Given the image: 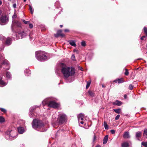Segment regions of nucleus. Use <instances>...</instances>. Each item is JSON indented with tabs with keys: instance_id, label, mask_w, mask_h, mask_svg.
Here are the masks:
<instances>
[{
	"instance_id": "864d4df0",
	"label": "nucleus",
	"mask_w": 147,
	"mask_h": 147,
	"mask_svg": "<svg viewBox=\"0 0 147 147\" xmlns=\"http://www.w3.org/2000/svg\"><path fill=\"white\" fill-rule=\"evenodd\" d=\"M64 31L65 32H69V30L67 29H65V30Z\"/></svg>"
},
{
	"instance_id": "3c124183",
	"label": "nucleus",
	"mask_w": 147,
	"mask_h": 147,
	"mask_svg": "<svg viewBox=\"0 0 147 147\" xmlns=\"http://www.w3.org/2000/svg\"><path fill=\"white\" fill-rule=\"evenodd\" d=\"M146 36H142L141 38L140 39L141 40H144V38H145Z\"/></svg>"
},
{
	"instance_id": "052dcab7",
	"label": "nucleus",
	"mask_w": 147,
	"mask_h": 147,
	"mask_svg": "<svg viewBox=\"0 0 147 147\" xmlns=\"http://www.w3.org/2000/svg\"><path fill=\"white\" fill-rule=\"evenodd\" d=\"M2 3V1H1V0H0V5Z\"/></svg>"
},
{
	"instance_id": "603ef678",
	"label": "nucleus",
	"mask_w": 147,
	"mask_h": 147,
	"mask_svg": "<svg viewBox=\"0 0 147 147\" xmlns=\"http://www.w3.org/2000/svg\"><path fill=\"white\" fill-rule=\"evenodd\" d=\"M113 82L115 83H117V82H118V79H116L114 80L113 81Z\"/></svg>"
},
{
	"instance_id": "f704fd0d",
	"label": "nucleus",
	"mask_w": 147,
	"mask_h": 147,
	"mask_svg": "<svg viewBox=\"0 0 147 147\" xmlns=\"http://www.w3.org/2000/svg\"><path fill=\"white\" fill-rule=\"evenodd\" d=\"M81 44L82 46L84 47L86 46V43L85 41H82L81 42Z\"/></svg>"
},
{
	"instance_id": "4468645a",
	"label": "nucleus",
	"mask_w": 147,
	"mask_h": 147,
	"mask_svg": "<svg viewBox=\"0 0 147 147\" xmlns=\"http://www.w3.org/2000/svg\"><path fill=\"white\" fill-rule=\"evenodd\" d=\"M112 104L114 105L120 106L122 104V102L120 101L117 100L113 102Z\"/></svg>"
},
{
	"instance_id": "f03ea898",
	"label": "nucleus",
	"mask_w": 147,
	"mask_h": 147,
	"mask_svg": "<svg viewBox=\"0 0 147 147\" xmlns=\"http://www.w3.org/2000/svg\"><path fill=\"white\" fill-rule=\"evenodd\" d=\"M32 126L33 128L40 131H45L47 130L44 126V124L41 121L36 119L33 120Z\"/></svg>"
},
{
	"instance_id": "a878e982",
	"label": "nucleus",
	"mask_w": 147,
	"mask_h": 147,
	"mask_svg": "<svg viewBox=\"0 0 147 147\" xmlns=\"http://www.w3.org/2000/svg\"><path fill=\"white\" fill-rule=\"evenodd\" d=\"M124 82L123 78L118 79V83H121Z\"/></svg>"
},
{
	"instance_id": "c85d7f7f",
	"label": "nucleus",
	"mask_w": 147,
	"mask_h": 147,
	"mask_svg": "<svg viewBox=\"0 0 147 147\" xmlns=\"http://www.w3.org/2000/svg\"><path fill=\"white\" fill-rule=\"evenodd\" d=\"M29 9L31 14H32L33 13V11L32 7L30 5H29Z\"/></svg>"
},
{
	"instance_id": "423d86ee",
	"label": "nucleus",
	"mask_w": 147,
	"mask_h": 147,
	"mask_svg": "<svg viewBox=\"0 0 147 147\" xmlns=\"http://www.w3.org/2000/svg\"><path fill=\"white\" fill-rule=\"evenodd\" d=\"M67 117L64 114H60L58 115L57 120L59 124H62L66 121Z\"/></svg>"
},
{
	"instance_id": "6e6552de",
	"label": "nucleus",
	"mask_w": 147,
	"mask_h": 147,
	"mask_svg": "<svg viewBox=\"0 0 147 147\" xmlns=\"http://www.w3.org/2000/svg\"><path fill=\"white\" fill-rule=\"evenodd\" d=\"M84 117V115L82 113H80L78 115V120L79 124H80V123L82 124L84 123V122L83 121Z\"/></svg>"
},
{
	"instance_id": "58836bf2",
	"label": "nucleus",
	"mask_w": 147,
	"mask_h": 147,
	"mask_svg": "<svg viewBox=\"0 0 147 147\" xmlns=\"http://www.w3.org/2000/svg\"><path fill=\"white\" fill-rule=\"evenodd\" d=\"M78 69L82 71H83V69L82 67H80L79 66H78Z\"/></svg>"
},
{
	"instance_id": "c9c22d12",
	"label": "nucleus",
	"mask_w": 147,
	"mask_h": 147,
	"mask_svg": "<svg viewBox=\"0 0 147 147\" xmlns=\"http://www.w3.org/2000/svg\"><path fill=\"white\" fill-rule=\"evenodd\" d=\"M17 17V16L16 14L15 13V12L13 15L12 16V18L13 19H15Z\"/></svg>"
},
{
	"instance_id": "4d7b16f0",
	"label": "nucleus",
	"mask_w": 147,
	"mask_h": 147,
	"mask_svg": "<svg viewBox=\"0 0 147 147\" xmlns=\"http://www.w3.org/2000/svg\"><path fill=\"white\" fill-rule=\"evenodd\" d=\"M73 58H74V55L72 54V56H71V58L73 59Z\"/></svg>"
},
{
	"instance_id": "6ab92c4d",
	"label": "nucleus",
	"mask_w": 147,
	"mask_h": 147,
	"mask_svg": "<svg viewBox=\"0 0 147 147\" xmlns=\"http://www.w3.org/2000/svg\"><path fill=\"white\" fill-rule=\"evenodd\" d=\"M6 77L7 79L11 78V76L9 72H7L6 73Z\"/></svg>"
},
{
	"instance_id": "79ce46f5",
	"label": "nucleus",
	"mask_w": 147,
	"mask_h": 147,
	"mask_svg": "<svg viewBox=\"0 0 147 147\" xmlns=\"http://www.w3.org/2000/svg\"><path fill=\"white\" fill-rule=\"evenodd\" d=\"M5 38V37L4 36H2L1 35H0V40H1L2 39L4 40Z\"/></svg>"
},
{
	"instance_id": "473e14b6",
	"label": "nucleus",
	"mask_w": 147,
	"mask_h": 147,
	"mask_svg": "<svg viewBox=\"0 0 147 147\" xmlns=\"http://www.w3.org/2000/svg\"><path fill=\"white\" fill-rule=\"evenodd\" d=\"M133 87H134V86L133 85H132L131 84H129V87H128V88L129 89H130L131 90H132L133 89Z\"/></svg>"
},
{
	"instance_id": "2f4dec72",
	"label": "nucleus",
	"mask_w": 147,
	"mask_h": 147,
	"mask_svg": "<svg viewBox=\"0 0 147 147\" xmlns=\"http://www.w3.org/2000/svg\"><path fill=\"white\" fill-rule=\"evenodd\" d=\"M142 145L144 146L147 147V142H142Z\"/></svg>"
},
{
	"instance_id": "c756f323",
	"label": "nucleus",
	"mask_w": 147,
	"mask_h": 147,
	"mask_svg": "<svg viewBox=\"0 0 147 147\" xmlns=\"http://www.w3.org/2000/svg\"><path fill=\"white\" fill-rule=\"evenodd\" d=\"M144 33L146 34V36H147V28L146 27H144Z\"/></svg>"
},
{
	"instance_id": "680f3d73",
	"label": "nucleus",
	"mask_w": 147,
	"mask_h": 147,
	"mask_svg": "<svg viewBox=\"0 0 147 147\" xmlns=\"http://www.w3.org/2000/svg\"><path fill=\"white\" fill-rule=\"evenodd\" d=\"M63 25H60V27L62 28L63 27Z\"/></svg>"
},
{
	"instance_id": "ea45409f",
	"label": "nucleus",
	"mask_w": 147,
	"mask_h": 147,
	"mask_svg": "<svg viewBox=\"0 0 147 147\" xmlns=\"http://www.w3.org/2000/svg\"><path fill=\"white\" fill-rule=\"evenodd\" d=\"M23 22L25 24H27L29 22L28 21H26L24 20H23Z\"/></svg>"
},
{
	"instance_id": "bb28decb",
	"label": "nucleus",
	"mask_w": 147,
	"mask_h": 147,
	"mask_svg": "<svg viewBox=\"0 0 147 147\" xmlns=\"http://www.w3.org/2000/svg\"><path fill=\"white\" fill-rule=\"evenodd\" d=\"M91 83V81H88L87 82V85L86 86V88L87 89L88 88V87L90 86Z\"/></svg>"
},
{
	"instance_id": "774afa93",
	"label": "nucleus",
	"mask_w": 147,
	"mask_h": 147,
	"mask_svg": "<svg viewBox=\"0 0 147 147\" xmlns=\"http://www.w3.org/2000/svg\"><path fill=\"white\" fill-rule=\"evenodd\" d=\"M0 67L1 68V66H0Z\"/></svg>"
},
{
	"instance_id": "bf43d9fd",
	"label": "nucleus",
	"mask_w": 147,
	"mask_h": 147,
	"mask_svg": "<svg viewBox=\"0 0 147 147\" xmlns=\"http://www.w3.org/2000/svg\"><path fill=\"white\" fill-rule=\"evenodd\" d=\"M76 44L74 42V47H76Z\"/></svg>"
},
{
	"instance_id": "37998d69",
	"label": "nucleus",
	"mask_w": 147,
	"mask_h": 147,
	"mask_svg": "<svg viewBox=\"0 0 147 147\" xmlns=\"http://www.w3.org/2000/svg\"><path fill=\"white\" fill-rule=\"evenodd\" d=\"M74 53L76 52V53L78 54L79 53V51L76 49H74Z\"/></svg>"
},
{
	"instance_id": "69168bd1",
	"label": "nucleus",
	"mask_w": 147,
	"mask_h": 147,
	"mask_svg": "<svg viewBox=\"0 0 147 147\" xmlns=\"http://www.w3.org/2000/svg\"><path fill=\"white\" fill-rule=\"evenodd\" d=\"M74 59L75 58V57L74 56Z\"/></svg>"
},
{
	"instance_id": "f8f14e48",
	"label": "nucleus",
	"mask_w": 147,
	"mask_h": 147,
	"mask_svg": "<svg viewBox=\"0 0 147 147\" xmlns=\"http://www.w3.org/2000/svg\"><path fill=\"white\" fill-rule=\"evenodd\" d=\"M18 133L20 134H22L25 131L24 127H18Z\"/></svg>"
},
{
	"instance_id": "a211bd4d",
	"label": "nucleus",
	"mask_w": 147,
	"mask_h": 147,
	"mask_svg": "<svg viewBox=\"0 0 147 147\" xmlns=\"http://www.w3.org/2000/svg\"><path fill=\"white\" fill-rule=\"evenodd\" d=\"M108 138V135L105 136L103 139V144H106L107 142Z\"/></svg>"
},
{
	"instance_id": "dca6fc26",
	"label": "nucleus",
	"mask_w": 147,
	"mask_h": 147,
	"mask_svg": "<svg viewBox=\"0 0 147 147\" xmlns=\"http://www.w3.org/2000/svg\"><path fill=\"white\" fill-rule=\"evenodd\" d=\"M123 137L125 138H130V136L129 132H125L123 135Z\"/></svg>"
},
{
	"instance_id": "5fc2aeb1",
	"label": "nucleus",
	"mask_w": 147,
	"mask_h": 147,
	"mask_svg": "<svg viewBox=\"0 0 147 147\" xmlns=\"http://www.w3.org/2000/svg\"><path fill=\"white\" fill-rule=\"evenodd\" d=\"M127 97V96L126 95H124V97L125 98V99Z\"/></svg>"
},
{
	"instance_id": "20e7f679",
	"label": "nucleus",
	"mask_w": 147,
	"mask_h": 147,
	"mask_svg": "<svg viewBox=\"0 0 147 147\" xmlns=\"http://www.w3.org/2000/svg\"><path fill=\"white\" fill-rule=\"evenodd\" d=\"M35 56L37 59L40 61H43L47 59L45 53L42 51H37L35 52Z\"/></svg>"
},
{
	"instance_id": "4be33fe9",
	"label": "nucleus",
	"mask_w": 147,
	"mask_h": 147,
	"mask_svg": "<svg viewBox=\"0 0 147 147\" xmlns=\"http://www.w3.org/2000/svg\"><path fill=\"white\" fill-rule=\"evenodd\" d=\"M114 111L116 113L119 114L121 113V109H114Z\"/></svg>"
},
{
	"instance_id": "412c9836",
	"label": "nucleus",
	"mask_w": 147,
	"mask_h": 147,
	"mask_svg": "<svg viewBox=\"0 0 147 147\" xmlns=\"http://www.w3.org/2000/svg\"><path fill=\"white\" fill-rule=\"evenodd\" d=\"M88 93L90 96L91 97H93L94 95V93L93 92L90 90L88 91Z\"/></svg>"
},
{
	"instance_id": "c03bdc74",
	"label": "nucleus",
	"mask_w": 147,
	"mask_h": 147,
	"mask_svg": "<svg viewBox=\"0 0 147 147\" xmlns=\"http://www.w3.org/2000/svg\"><path fill=\"white\" fill-rule=\"evenodd\" d=\"M69 44L72 46H74V41H72L69 42Z\"/></svg>"
},
{
	"instance_id": "a19ab883",
	"label": "nucleus",
	"mask_w": 147,
	"mask_h": 147,
	"mask_svg": "<svg viewBox=\"0 0 147 147\" xmlns=\"http://www.w3.org/2000/svg\"><path fill=\"white\" fill-rule=\"evenodd\" d=\"M110 132L112 134H114L115 133V130L113 129L111 130L110 131Z\"/></svg>"
},
{
	"instance_id": "7ed1b4c3",
	"label": "nucleus",
	"mask_w": 147,
	"mask_h": 147,
	"mask_svg": "<svg viewBox=\"0 0 147 147\" xmlns=\"http://www.w3.org/2000/svg\"><path fill=\"white\" fill-rule=\"evenodd\" d=\"M5 137L8 140H12L17 137L18 134L15 130L9 129L5 133Z\"/></svg>"
},
{
	"instance_id": "5701e85b",
	"label": "nucleus",
	"mask_w": 147,
	"mask_h": 147,
	"mask_svg": "<svg viewBox=\"0 0 147 147\" xmlns=\"http://www.w3.org/2000/svg\"><path fill=\"white\" fill-rule=\"evenodd\" d=\"M30 70L29 69H26L25 71V74L26 76H28L30 73Z\"/></svg>"
},
{
	"instance_id": "de8ad7c7",
	"label": "nucleus",
	"mask_w": 147,
	"mask_h": 147,
	"mask_svg": "<svg viewBox=\"0 0 147 147\" xmlns=\"http://www.w3.org/2000/svg\"><path fill=\"white\" fill-rule=\"evenodd\" d=\"M16 3H14L13 4V7L14 8H16Z\"/></svg>"
},
{
	"instance_id": "4c0bfd02",
	"label": "nucleus",
	"mask_w": 147,
	"mask_h": 147,
	"mask_svg": "<svg viewBox=\"0 0 147 147\" xmlns=\"http://www.w3.org/2000/svg\"><path fill=\"white\" fill-rule=\"evenodd\" d=\"M120 116L119 115H117L115 117V119L116 120L118 119L120 117Z\"/></svg>"
},
{
	"instance_id": "6e6d98bb",
	"label": "nucleus",
	"mask_w": 147,
	"mask_h": 147,
	"mask_svg": "<svg viewBox=\"0 0 147 147\" xmlns=\"http://www.w3.org/2000/svg\"><path fill=\"white\" fill-rule=\"evenodd\" d=\"M96 147H101V146L100 145H98L97 146H96Z\"/></svg>"
},
{
	"instance_id": "39448f33",
	"label": "nucleus",
	"mask_w": 147,
	"mask_h": 147,
	"mask_svg": "<svg viewBox=\"0 0 147 147\" xmlns=\"http://www.w3.org/2000/svg\"><path fill=\"white\" fill-rule=\"evenodd\" d=\"M42 103L44 105L47 104L49 107L53 108H57L59 106V105L54 101H50L49 102L47 99L44 100Z\"/></svg>"
},
{
	"instance_id": "cd10ccee",
	"label": "nucleus",
	"mask_w": 147,
	"mask_h": 147,
	"mask_svg": "<svg viewBox=\"0 0 147 147\" xmlns=\"http://www.w3.org/2000/svg\"><path fill=\"white\" fill-rule=\"evenodd\" d=\"M125 72L124 73L125 75L126 76L128 75L129 74V72H128V69L126 68H125Z\"/></svg>"
},
{
	"instance_id": "49530a36",
	"label": "nucleus",
	"mask_w": 147,
	"mask_h": 147,
	"mask_svg": "<svg viewBox=\"0 0 147 147\" xmlns=\"http://www.w3.org/2000/svg\"><path fill=\"white\" fill-rule=\"evenodd\" d=\"M60 36H61V37H63L65 36V35L64 34L61 33L60 35Z\"/></svg>"
},
{
	"instance_id": "72a5a7b5",
	"label": "nucleus",
	"mask_w": 147,
	"mask_h": 147,
	"mask_svg": "<svg viewBox=\"0 0 147 147\" xmlns=\"http://www.w3.org/2000/svg\"><path fill=\"white\" fill-rule=\"evenodd\" d=\"M0 110L1 111L4 112V113H6L7 112V111L5 109L3 108H1Z\"/></svg>"
},
{
	"instance_id": "ddd939ff",
	"label": "nucleus",
	"mask_w": 147,
	"mask_h": 147,
	"mask_svg": "<svg viewBox=\"0 0 147 147\" xmlns=\"http://www.w3.org/2000/svg\"><path fill=\"white\" fill-rule=\"evenodd\" d=\"M11 43V40L10 38H8L6 39L5 44L7 46L10 45Z\"/></svg>"
},
{
	"instance_id": "aec40b11",
	"label": "nucleus",
	"mask_w": 147,
	"mask_h": 147,
	"mask_svg": "<svg viewBox=\"0 0 147 147\" xmlns=\"http://www.w3.org/2000/svg\"><path fill=\"white\" fill-rule=\"evenodd\" d=\"M144 136L146 138L147 137V129H144L143 133Z\"/></svg>"
},
{
	"instance_id": "0eeeda50",
	"label": "nucleus",
	"mask_w": 147,
	"mask_h": 147,
	"mask_svg": "<svg viewBox=\"0 0 147 147\" xmlns=\"http://www.w3.org/2000/svg\"><path fill=\"white\" fill-rule=\"evenodd\" d=\"M8 21L7 17L5 16H2L0 18V24L1 25L6 24Z\"/></svg>"
},
{
	"instance_id": "13d9d810",
	"label": "nucleus",
	"mask_w": 147,
	"mask_h": 147,
	"mask_svg": "<svg viewBox=\"0 0 147 147\" xmlns=\"http://www.w3.org/2000/svg\"><path fill=\"white\" fill-rule=\"evenodd\" d=\"M102 87L103 88H104V87H105V86L104 85L102 84Z\"/></svg>"
},
{
	"instance_id": "09e8293b",
	"label": "nucleus",
	"mask_w": 147,
	"mask_h": 147,
	"mask_svg": "<svg viewBox=\"0 0 147 147\" xmlns=\"http://www.w3.org/2000/svg\"><path fill=\"white\" fill-rule=\"evenodd\" d=\"M54 35H55V37H57L59 36H60L59 35H58V34H57V33L56 34H55Z\"/></svg>"
},
{
	"instance_id": "0e129e2a",
	"label": "nucleus",
	"mask_w": 147,
	"mask_h": 147,
	"mask_svg": "<svg viewBox=\"0 0 147 147\" xmlns=\"http://www.w3.org/2000/svg\"><path fill=\"white\" fill-rule=\"evenodd\" d=\"M26 0H24V2H26Z\"/></svg>"
},
{
	"instance_id": "9d476101",
	"label": "nucleus",
	"mask_w": 147,
	"mask_h": 147,
	"mask_svg": "<svg viewBox=\"0 0 147 147\" xmlns=\"http://www.w3.org/2000/svg\"><path fill=\"white\" fill-rule=\"evenodd\" d=\"M36 108L35 107H31L30 109V113L29 115L30 117H33L35 115H34L33 111Z\"/></svg>"
},
{
	"instance_id": "f257e3e1",
	"label": "nucleus",
	"mask_w": 147,
	"mask_h": 147,
	"mask_svg": "<svg viewBox=\"0 0 147 147\" xmlns=\"http://www.w3.org/2000/svg\"><path fill=\"white\" fill-rule=\"evenodd\" d=\"M74 68L72 67L63 66L61 69V71L65 79L67 82H71L72 81H69L68 79L69 77L71 78L73 75V71Z\"/></svg>"
},
{
	"instance_id": "7c9ffc66",
	"label": "nucleus",
	"mask_w": 147,
	"mask_h": 147,
	"mask_svg": "<svg viewBox=\"0 0 147 147\" xmlns=\"http://www.w3.org/2000/svg\"><path fill=\"white\" fill-rule=\"evenodd\" d=\"M5 121L4 118L1 116H0V122L2 123Z\"/></svg>"
},
{
	"instance_id": "9b49d317",
	"label": "nucleus",
	"mask_w": 147,
	"mask_h": 147,
	"mask_svg": "<svg viewBox=\"0 0 147 147\" xmlns=\"http://www.w3.org/2000/svg\"><path fill=\"white\" fill-rule=\"evenodd\" d=\"M18 34L21 36V38L24 37L26 35V32L24 30L19 31L18 32Z\"/></svg>"
},
{
	"instance_id": "e433bc0d",
	"label": "nucleus",
	"mask_w": 147,
	"mask_h": 147,
	"mask_svg": "<svg viewBox=\"0 0 147 147\" xmlns=\"http://www.w3.org/2000/svg\"><path fill=\"white\" fill-rule=\"evenodd\" d=\"M57 33L58 35H60L62 33V31L61 30H59L57 31Z\"/></svg>"
},
{
	"instance_id": "b1692460",
	"label": "nucleus",
	"mask_w": 147,
	"mask_h": 147,
	"mask_svg": "<svg viewBox=\"0 0 147 147\" xmlns=\"http://www.w3.org/2000/svg\"><path fill=\"white\" fill-rule=\"evenodd\" d=\"M104 126L106 129H108V126L107 123L105 121H104Z\"/></svg>"
},
{
	"instance_id": "1a4fd4ad",
	"label": "nucleus",
	"mask_w": 147,
	"mask_h": 147,
	"mask_svg": "<svg viewBox=\"0 0 147 147\" xmlns=\"http://www.w3.org/2000/svg\"><path fill=\"white\" fill-rule=\"evenodd\" d=\"M21 27V23L18 21H15L13 20L12 21V28L14 27Z\"/></svg>"
},
{
	"instance_id": "f3484780",
	"label": "nucleus",
	"mask_w": 147,
	"mask_h": 147,
	"mask_svg": "<svg viewBox=\"0 0 147 147\" xmlns=\"http://www.w3.org/2000/svg\"><path fill=\"white\" fill-rule=\"evenodd\" d=\"M121 146L122 147H129V145L127 142H126L123 143L122 144Z\"/></svg>"
},
{
	"instance_id": "2eb2a0df",
	"label": "nucleus",
	"mask_w": 147,
	"mask_h": 147,
	"mask_svg": "<svg viewBox=\"0 0 147 147\" xmlns=\"http://www.w3.org/2000/svg\"><path fill=\"white\" fill-rule=\"evenodd\" d=\"M142 134V132L140 131H138L136 133V137L138 140H140L139 138L141 137Z\"/></svg>"
},
{
	"instance_id": "a18cd8bd",
	"label": "nucleus",
	"mask_w": 147,
	"mask_h": 147,
	"mask_svg": "<svg viewBox=\"0 0 147 147\" xmlns=\"http://www.w3.org/2000/svg\"><path fill=\"white\" fill-rule=\"evenodd\" d=\"M96 139V137L95 135H94L93 137V141L94 142Z\"/></svg>"
},
{
	"instance_id": "8fccbe9b",
	"label": "nucleus",
	"mask_w": 147,
	"mask_h": 147,
	"mask_svg": "<svg viewBox=\"0 0 147 147\" xmlns=\"http://www.w3.org/2000/svg\"><path fill=\"white\" fill-rule=\"evenodd\" d=\"M29 26L30 28H32L33 27V25L31 24H30L29 25Z\"/></svg>"
},
{
	"instance_id": "338daca9",
	"label": "nucleus",
	"mask_w": 147,
	"mask_h": 147,
	"mask_svg": "<svg viewBox=\"0 0 147 147\" xmlns=\"http://www.w3.org/2000/svg\"><path fill=\"white\" fill-rule=\"evenodd\" d=\"M54 116V115L53 116V117Z\"/></svg>"
},
{
	"instance_id": "e2e57ef3",
	"label": "nucleus",
	"mask_w": 147,
	"mask_h": 147,
	"mask_svg": "<svg viewBox=\"0 0 147 147\" xmlns=\"http://www.w3.org/2000/svg\"><path fill=\"white\" fill-rule=\"evenodd\" d=\"M1 10H0V15H1Z\"/></svg>"
},
{
	"instance_id": "393cba45",
	"label": "nucleus",
	"mask_w": 147,
	"mask_h": 147,
	"mask_svg": "<svg viewBox=\"0 0 147 147\" xmlns=\"http://www.w3.org/2000/svg\"><path fill=\"white\" fill-rule=\"evenodd\" d=\"M8 62L7 60H4L2 64L3 65H8Z\"/></svg>"
}]
</instances>
